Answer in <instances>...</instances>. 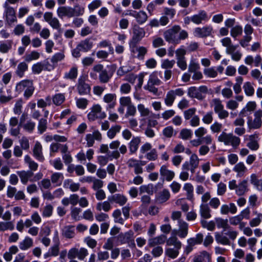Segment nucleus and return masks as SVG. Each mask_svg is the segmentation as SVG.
Returning <instances> with one entry per match:
<instances>
[{"label": "nucleus", "mask_w": 262, "mask_h": 262, "mask_svg": "<svg viewBox=\"0 0 262 262\" xmlns=\"http://www.w3.org/2000/svg\"><path fill=\"white\" fill-rule=\"evenodd\" d=\"M218 141L224 143L226 146H231L233 148L236 149L241 143V139L232 133L222 132L218 137Z\"/></svg>", "instance_id": "f257e3e1"}, {"label": "nucleus", "mask_w": 262, "mask_h": 262, "mask_svg": "<svg viewBox=\"0 0 262 262\" xmlns=\"http://www.w3.org/2000/svg\"><path fill=\"white\" fill-rule=\"evenodd\" d=\"M96 73H99V79L101 83L108 82L112 77L108 74L106 70L104 69L103 66L100 64L95 65L93 67V72L90 74V77L94 79H96L97 75Z\"/></svg>", "instance_id": "f03ea898"}, {"label": "nucleus", "mask_w": 262, "mask_h": 262, "mask_svg": "<svg viewBox=\"0 0 262 262\" xmlns=\"http://www.w3.org/2000/svg\"><path fill=\"white\" fill-rule=\"evenodd\" d=\"M210 106L220 119L224 120L229 117V112L224 109V105L219 98L213 99L210 102Z\"/></svg>", "instance_id": "7ed1b4c3"}, {"label": "nucleus", "mask_w": 262, "mask_h": 262, "mask_svg": "<svg viewBox=\"0 0 262 262\" xmlns=\"http://www.w3.org/2000/svg\"><path fill=\"white\" fill-rule=\"evenodd\" d=\"M254 119L248 117L247 119V125L250 129L259 128L262 125V110L259 109L254 113Z\"/></svg>", "instance_id": "20e7f679"}, {"label": "nucleus", "mask_w": 262, "mask_h": 262, "mask_svg": "<svg viewBox=\"0 0 262 262\" xmlns=\"http://www.w3.org/2000/svg\"><path fill=\"white\" fill-rule=\"evenodd\" d=\"M106 117V113L102 111V107L98 104L93 105L88 114V119L90 121H94L96 119H103Z\"/></svg>", "instance_id": "39448f33"}, {"label": "nucleus", "mask_w": 262, "mask_h": 262, "mask_svg": "<svg viewBox=\"0 0 262 262\" xmlns=\"http://www.w3.org/2000/svg\"><path fill=\"white\" fill-rule=\"evenodd\" d=\"M180 28L179 26H174L172 28L167 30L164 33V36L165 40L171 43L178 42L180 38Z\"/></svg>", "instance_id": "423d86ee"}, {"label": "nucleus", "mask_w": 262, "mask_h": 262, "mask_svg": "<svg viewBox=\"0 0 262 262\" xmlns=\"http://www.w3.org/2000/svg\"><path fill=\"white\" fill-rule=\"evenodd\" d=\"M145 32L143 28L140 27L137 25L134 26L133 28V36L129 43H138L145 36Z\"/></svg>", "instance_id": "0eeeda50"}, {"label": "nucleus", "mask_w": 262, "mask_h": 262, "mask_svg": "<svg viewBox=\"0 0 262 262\" xmlns=\"http://www.w3.org/2000/svg\"><path fill=\"white\" fill-rule=\"evenodd\" d=\"M199 159L196 154H192L190 156L189 162L186 161L183 165L184 169H190L192 173L194 172L195 169L198 166Z\"/></svg>", "instance_id": "6e6552de"}, {"label": "nucleus", "mask_w": 262, "mask_h": 262, "mask_svg": "<svg viewBox=\"0 0 262 262\" xmlns=\"http://www.w3.org/2000/svg\"><path fill=\"white\" fill-rule=\"evenodd\" d=\"M213 32V28L211 26H207L202 28L198 27L195 28L193 34L198 37H206L210 36Z\"/></svg>", "instance_id": "1a4fd4ad"}, {"label": "nucleus", "mask_w": 262, "mask_h": 262, "mask_svg": "<svg viewBox=\"0 0 262 262\" xmlns=\"http://www.w3.org/2000/svg\"><path fill=\"white\" fill-rule=\"evenodd\" d=\"M191 20L194 24L200 25L207 22L209 20V17L205 11L200 10L198 13L191 17Z\"/></svg>", "instance_id": "9d476101"}, {"label": "nucleus", "mask_w": 262, "mask_h": 262, "mask_svg": "<svg viewBox=\"0 0 262 262\" xmlns=\"http://www.w3.org/2000/svg\"><path fill=\"white\" fill-rule=\"evenodd\" d=\"M137 43H129L131 52L137 54V57L140 59H143L144 55L147 53V49L142 46H138Z\"/></svg>", "instance_id": "9b49d317"}, {"label": "nucleus", "mask_w": 262, "mask_h": 262, "mask_svg": "<svg viewBox=\"0 0 262 262\" xmlns=\"http://www.w3.org/2000/svg\"><path fill=\"white\" fill-rule=\"evenodd\" d=\"M246 146L252 150H257L259 148L258 136L256 134L248 136Z\"/></svg>", "instance_id": "f8f14e48"}, {"label": "nucleus", "mask_w": 262, "mask_h": 262, "mask_svg": "<svg viewBox=\"0 0 262 262\" xmlns=\"http://www.w3.org/2000/svg\"><path fill=\"white\" fill-rule=\"evenodd\" d=\"M85 140L88 147L93 146L95 140L100 141L102 140V135L98 130H95L92 134H89L86 135Z\"/></svg>", "instance_id": "ddd939ff"}, {"label": "nucleus", "mask_w": 262, "mask_h": 262, "mask_svg": "<svg viewBox=\"0 0 262 262\" xmlns=\"http://www.w3.org/2000/svg\"><path fill=\"white\" fill-rule=\"evenodd\" d=\"M5 8V14L6 20L8 24H11L16 21V17L15 16V12L14 9L9 6V5L5 3L4 4Z\"/></svg>", "instance_id": "4468645a"}, {"label": "nucleus", "mask_w": 262, "mask_h": 262, "mask_svg": "<svg viewBox=\"0 0 262 262\" xmlns=\"http://www.w3.org/2000/svg\"><path fill=\"white\" fill-rule=\"evenodd\" d=\"M212 142V138L211 135H207L202 138H199L191 140L190 143L193 147H198L204 143L205 144H211Z\"/></svg>", "instance_id": "2eb2a0df"}, {"label": "nucleus", "mask_w": 262, "mask_h": 262, "mask_svg": "<svg viewBox=\"0 0 262 262\" xmlns=\"http://www.w3.org/2000/svg\"><path fill=\"white\" fill-rule=\"evenodd\" d=\"M210 260V254L206 251H203L193 256L192 262H209Z\"/></svg>", "instance_id": "dca6fc26"}, {"label": "nucleus", "mask_w": 262, "mask_h": 262, "mask_svg": "<svg viewBox=\"0 0 262 262\" xmlns=\"http://www.w3.org/2000/svg\"><path fill=\"white\" fill-rule=\"evenodd\" d=\"M249 190L248 181L247 180H243L238 183L235 194L238 196H243L248 192Z\"/></svg>", "instance_id": "f3484780"}, {"label": "nucleus", "mask_w": 262, "mask_h": 262, "mask_svg": "<svg viewBox=\"0 0 262 262\" xmlns=\"http://www.w3.org/2000/svg\"><path fill=\"white\" fill-rule=\"evenodd\" d=\"M51 68H52V66L48 62H37L33 65L32 70L34 74H39L42 70L50 71Z\"/></svg>", "instance_id": "a211bd4d"}, {"label": "nucleus", "mask_w": 262, "mask_h": 262, "mask_svg": "<svg viewBox=\"0 0 262 262\" xmlns=\"http://www.w3.org/2000/svg\"><path fill=\"white\" fill-rule=\"evenodd\" d=\"M72 7L68 6H60L57 9V14L58 16L62 19L64 17L71 18L72 14Z\"/></svg>", "instance_id": "6ab92c4d"}, {"label": "nucleus", "mask_w": 262, "mask_h": 262, "mask_svg": "<svg viewBox=\"0 0 262 262\" xmlns=\"http://www.w3.org/2000/svg\"><path fill=\"white\" fill-rule=\"evenodd\" d=\"M78 93L81 95L88 94L90 92V86L82 78H79L77 86Z\"/></svg>", "instance_id": "aec40b11"}, {"label": "nucleus", "mask_w": 262, "mask_h": 262, "mask_svg": "<svg viewBox=\"0 0 262 262\" xmlns=\"http://www.w3.org/2000/svg\"><path fill=\"white\" fill-rule=\"evenodd\" d=\"M42 150V145L38 141H36L33 148V155L37 160L40 161L45 160Z\"/></svg>", "instance_id": "412c9836"}, {"label": "nucleus", "mask_w": 262, "mask_h": 262, "mask_svg": "<svg viewBox=\"0 0 262 262\" xmlns=\"http://www.w3.org/2000/svg\"><path fill=\"white\" fill-rule=\"evenodd\" d=\"M180 94V90L177 89L175 91L171 90L169 91L164 99V102L166 105L170 106L172 105L173 102L176 97L177 95Z\"/></svg>", "instance_id": "4be33fe9"}, {"label": "nucleus", "mask_w": 262, "mask_h": 262, "mask_svg": "<svg viewBox=\"0 0 262 262\" xmlns=\"http://www.w3.org/2000/svg\"><path fill=\"white\" fill-rule=\"evenodd\" d=\"M33 246V240L30 237L26 236L19 243L18 247L21 251H26L32 248Z\"/></svg>", "instance_id": "5701e85b"}, {"label": "nucleus", "mask_w": 262, "mask_h": 262, "mask_svg": "<svg viewBox=\"0 0 262 262\" xmlns=\"http://www.w3.org/2000/svg\"><path fill=\"white\" fill-rule=\"evenodd\" d=\"M221 42L223 46L226 48V53H231L234 50H236L237 46L233 45L232 43L231 39L230 37H226L221 40Z\"/></svg>", "instance_id": "b1692460"}, {"label": "nucleus", "mask_w": 262, "mask_h": 262, "mask_svg": "<svg viewBox=\"0 0 262 262\" xmlns=\"http://www.w3.org/2000/svg\"><path fill=\"white\" fill-rule=\"evenodd\" d=\"M256 107V103L255 101L248 102L246 106L242 108L239 113V116L243 117L248 115V112H253Z\"/></svg>", "instance_id": "393cba45"}, {"label": "nucleus", "mask_w": 262, "mask_h": 262, "mask_svg": "<svg viewBox=\"0 0 262 262\" xmlns=\"http://www.w3.org/2000/svg\"><path fill=\"white\" fill-rule=\"evenodd\" d=\"M166 239V236L164 234H161L156 237L149 239L148 244L149 247H152L157 245L163 244Z\"/></svg>", "instance_id": "a878e982"}, {"label": "nucleus", "mask_w": 262, "mask_h": 262, "mask_svg": "<svg viewBox=\"0 0 262 262\" xmlns=\"http://www.w3.org/2000/svg\"><path fill=\"white\" fill-rule=\"evenodd\" d=\"M139 160L134 159H130L128 160L127 164L129 168H134V172L138 174L143 172V168L140 165Z\"/></svg>", "instance_id": "bb28decb"}, {"label": "nucleus", "mask_w": 262, "mask_h": 262, "mask_svg": "<svg viewBox=\"0 0 262 262\" xmlns=\"http://www.w3.org/2000/svg\"><path fill=\"white\" fill-rule=\"evenodd\" d=\"M17 173L20 178L21 182L23 184H26L28 181H30L31 178L33 176V172L30 170H21L17 171Z\"/></svg>", "instance_id": "cd10ccee"}, {"label": "nucleus", "mask_w": 262, "mask_h": 262, "mask_svg": "<svg viewBox=\"0 0 262 262\" xmlns=\"http://www.w3.org/2000/svg\"><path fill=\"white\" fill-rule=\"evenodd\" d=\"M233 170L236 173V177H243L247 171V168L243 162L237 163L233 167Z\"/></svg>", "instance_id": "c85d7f7f"}, {"label": "nucleus", "mask_w": 262, "mask_h": 262, "mask_svg": "<svg viewBox=\"0 0 262 262\" xmlns=\"http://www.w3.org/2000/svg\"><path fill=\"white\" fill-rule=\"evenodd\" d=\"M134 233L132 231H129L125 233H121L119 234V238L120 240L123 243H132L134 246H135V244L134 243L133 239Z\"/></svg>", "instance_id": "c756f323"}, {"label": "nucleus", "mask_w": 262, "mask_h": 262, "mask_svg": "<svg viewBox=\"0 0 262 262\" xmlns=\"http://www.w3.org/2000/svg\"><path fill=\"white\" fill-rule=\"evenodd\" d=\"M141 142L140 138L139 137H134L129 143V149L130 154H135L138 150L139 145Z\"/></svg>", "instance_id": "7c9ffc66"}, {"label": "nucleus", "mask_w": 262, "mask_h": 262, "mask_svg": "<svg viewBox=\"0 0 262 262\" xmlns=\"http://www.w3.org/2000/svg\"><path fill=\"white\" fill-rule=\"evenodd\" d=\"M109 200L112 202H114L119 204L120 206H123L126 203L127 199L125 196L122 194H116L109 198Z\"/></svg>", "instance_id": "2f4dec72"}, {"label": "nucleus", "mask_w": 262, "mask_h": 262, "mask_svg": "<svg viewBox=\"0 0 262 262\" xmlns=\"http://www.w3.org/2000/svg\"><path fill=\"white\" fill-rule=\"evenodd\" d=\"M188 95L191 98H195L199 100H203L204 95H201L199 89L195 86H191L188 90Z\"/></svg>", "instance_id": "473e14b6"}, {"label": "nucleus", "mask_w": 262, "mask_h": 262, "mask_svg": "<svg viewBox=\"0 0 262 262\" xmlns=\"http://www.w3.org/2000/svg\"><path fill=\"white\" fill-rule=\"evenodd\" d=\"M250 183L258 191H262V180L259 179L255 173H252L250 176Z\"/></svg>", "instance_id": "72a5a7b5"}, {"label": "nucleus", "mask_w": 262, "mask_h": 262, "mask_svg": "<svg viewBox=\"0 0 262 262\" xmlns=\"http://www.w3.org/2000/svg\"><path fill=\"white\" fill-rule=\"evenodd\" d=\"M160 174L165 178L168 181H171L174 177V173L173 171L168 170L166 166L163 165L161 167Z\"/></svg>", "instance_id": "f704fd0d"}, {"label": "nucleus", "mask_w": 262, "mask_h": 262, "mask_svg": "<svg viewBox=\"0 0 262 262\" xmlns=\"http://www.w3.org/2000/svg\"><path fill=\"white\" fill-rule=\"evenodd\" d=\"M62 235L67 238H73L75 236L74 226H65L62 230Z\"/></svg>", "instance_id": "c9c22d12"}, {"label": "nucleus", "mask_w": 262, "mask_h": 262, "mask_svg": "<svg viewBox=\"0 0 262 262\" xmlns=\"http://www.w3.org/2000/svg\"><path fill=\"white\" fill-rule=\"evenodd\" d=\"M178 232L177 230H173L171 233V236L169 238L167 241V244L169 246H174L176 247H180V244L177 237V234Z\"/></svg>", "instance_id": "e433bc0d"}, {"label": "nucleus", "mask_w": 262, "mask_h": 262, "mask_svg": "<svg viewBox=\"0 0 262 262\" xmlns=\"http://www.w3.org/2000/svg\"><path fill=\"white\" fill-rule=\"evenodd\" d=\"M24 161L30 169V171H36L38 168V164L33 160L29 155H26L24 157Z\"/></svg>", "instance_id": "4c0bfd02"}, {"label": "nucleus", "mask_w": 262, "mask_h": 262, "mask_svg": "<svg viewBox=\"0 0 262 262\" xmlns=\"http://www.w3.org/2000/svg\"><path fill=\"white\" fill-rule=\"evenodd\" d=\"M63 186L66 188L70 189L73 192L77 191L80 188L79 183H75L69 179L65 180L63 183Z\"/></svg>", "instance_id": "58836bf2"}, {"label": "nucleus", "mask_w": 262, "mask_h": 262, "mask_svg": "<svg viewBox=\"0 0 262 262\" xmlns=\"http://www.w3.org/2000/svg\"><path fill=\"white\" fill-rule=\"evenodd\" d=\"M63 176L62 173L55 172L51 177V180L53 184H55L56 186H59L61 184L63 180Z\"/></svg>", "instance_id": "ea45409f"}, {"label": "nucleus", "mask_w": 262, "mask_h": 262, "mask_svg": "<svg viewBox=\"0 0 262 262\" xmlns=\"http://www.w3.org/2000/svg\"><path fill=\"white\" fill-rule=\"evenodd\" d=\"M253 213L256 215V217L252 219L249 222V225L251 227H255L259 226L262 222V213L257 212V211L253 212Z\"/></svg>", "instance_id": "a19ab883"}, {"label": "nucleus", "mask_w": 262, "mask_h": 262, "mask_svg": "<svg viewBox=\"0 0 262 262\" xmlns=\"http://www.w3.org/2000/svg\"><path fill=\"white\" fill-rule=\"evenodd\" d=\"M183 190L186 192L188 200H191L193 196V186L190 183H185L183 186Z\"/></svg>", "instance_id": "79ce46f5"}, {"label": "nucleus", "mask_w": 262, "mask_h": 262, "mask_svg": "<svg viewBox=\"0 0 262 262\" xmlns=\"http://www.w3.org/2000/svg\"><path fill=\"white\" fill-rule=\"evenodd\" d=\"M135 18L139 24L142 25L147 21L148 16L145 11L141 10L137 12Z\"/></svg>", "instance_id": "37998d69"}, {"label": "nucleus", "mask_w": 262, "mask_h": 262, "mask_svg": "<svg viewBox=\"0 0 262 262\" xmlns=\"http://www.w3.org/2000/svg\"><path fill=\"white\" fill-rule=\"evenodd\" d=\"M215 239L217 243L223 245H229L230 244V241L227 237L219 232L215 233Z\"/></svg>", "instance_id": "c03bdc74"}, {"label": "nucleus", "mask_w": 262, "mask_h": 262, "mask_svg": "<svg viewBox=\"0 0 262 262\" xmlns=\"http://www.w3.org/2000/svg\"><path fill=\"white\" fill-rule=\"evenodd\" d=\"M200 213L204 219H209L211 217L210 209L207 204H202L200 206Z\"/></svg>", "instance_id": "a18cd8bd"}, {"label": "nucleus", "mask_w": 262, "mask_h": 262, "mask_svg": "<svg viewBox=\"0 0 262 262\" xmlns=\"http://www.w3.org/2000/svg\"><path fill=\"white\" fill-rule=\"evenodd\" d=\"M121 129V126L119 125H115L111 127L107 132V136L112 139L115 137L116 134L119 133Z\"/></svg>", "instance_id": "49530a36"}, {"label": "nucleus", "mask_w": 262, "mask_h": 262, "mask_svg": "<svg viewBox=\"0 0 262 262\" xmlns=\"http://www.w3.org/2000/svg\"><path fill=\"white\" fill-rule=\"evenodd\" d=\"M13 41L8 40L4 42H2L0 44V52L2 53H6L12 48Z\"/></svg>", "instance_id": "de8ad7c7"}, {"label": "nucleus", "mask_w": 262, "mask_h": 262, "mask_svg": "<svg viewBox=\"0 0 262 262\" xmlns=\"http://www.w3.org/2000/svg\"><path fill=\"white\" fill-rule=\"evenodd\" d=\"M77 46L82 52H88L91 49L92 47V43L89 40L85 39L81 41Z\"/></svg>", "instance_id": "09e8293b"}, {"label": "nucleus", "mask_w": 262, "mask_h": 262, "mask_svg": "<svg viewBox=\"0 0 262 262\" xmlns=\"http://www.w3.org/2000/svg\"><path fill=\"white\" fill-rule=\"evenodd\" d=\"M148 83L159 85L161 83V81L158 78V73L157 71L152 72L149 76Z\"/></svg>", "instance_id": "8fccbe9b"}, {"label": "nucleus", "mask_w": 262, "mask_h": 262, "mask_svg": "<svg viewBox=\"0 0 262 262\" xmlns=\"http://www.w3.org/2000/svg\"><path fill=\"white\" fill-rule=\"evenodd\" d=\"M204 74L208 78H215L217 76V72L215 67L205 68L204 71Z\"/></svg>", "instance_id": "3c124183"}, {"label": "nucleus", "mask_w": 262, "mask_h": 262, "mask_svg": "<svg viewBox=\"0 0 262 262\" xmlns=\"http://www.w3.org/2000/svg\"><path fill=\"white\" fill-rule=\"evenodd\" d=\"M140 193H146L149 195H152L154 192V187L152 184L143 185L139 188Z\"/></svg>", "instance_id": "603ef678"}, {"label": "nucleus", "mask_w": 262, "mask_h": 262, "mask_svg": "<svg viewBox=\"0 0 262 262\" xmlns=\"http://www.w3.org/2000/svg\"><path fill=\"white\" fill-rule=\"evenodd\" d=\"M65 100V96L63 94L58 93L53 96L52 101L56 105H60Z\"/></svg>", "instance_id": "864d4df0"}, {"label": "nucleus", "mask_w": 262, "mask_h": 262, "mask_svg": "<svg viewBox=\"0 0 262 262\" xmlns=\"http://www.w3.org/2000/svg\"><path fill=\"white\" fill-rule=\"evenodd\" d=\"M243 89L246 95L252 96L254 93V89L253 84L250 82H246L244 83Z\"/></svg>", "instance_id": "5fc2aeb1"}, {"label": "nucleus", "mask_w": 262, "mask_h": 262, "mask_svg": "<svg viewBox=\"0 0 262 262\" xmlns=\"http://www.w3.org/2000/svg\"><path fill=\"white\" fill-rule=\"evenodd\" d=\"M138 110L141 117H147L151 114V112L143 104H139L137 106Z\"/></svg>", "instance_id": "6e6d98bb"}, {"label": "nucleus", "mask_w": 262, "mask_h": 262, "mask_svg": "<svg viewBox=\"0 0 262 262\" xmlns=\"http://www.w3.org/2000/svg\"><path fill=\"white\" fill-rule=\"evenodd\" d=\"M199 45L197 42H191L186 48V50L181 48V55H184L187 51L192 52L197 50Z\"/></svg>", "instance_id": "4d7b16f0"}, {"label": "nucleus", "mask_w": 262, "mask_h": 262, "mask_svg": "<svg viewBox=\"0 0 262 262\" xmlns=\"http://www.w3.org/2000/svg\"><path fill=\"white\" fill-rule=\"evenodd\" d=\"M28 69V65L25 62H22L18 64L16 71V74L20 77H22L24 72Z\"/></svg>", "instance_id": "13d9d810"}, {"label": "nucleus", "mask_w": 262, "mask_h": 262, "mask_svg": "<svg viewBox=\"0 0 262 262\" xmlns=\"http://www.w3.org/2000/svg\"><path fill=\"white\" fill-rule=\"evenodd\" d=\"M71 11L72 17L78 16L83 15L84 12V8L79 5H76L74 8L72 7Z\"/></svg>", "instance_id": "bf43d9fd"}, {"label": "nucleus", "mask_w": 262, "mask_h": 262, "mask_svg": "<svg viewBox=\"0 0 262 262\" xmlns=\"http://www.w3.org/2000/svg\"><path fill=\"white\" fill-rule=\"evenodd\" d=\"M30 81L31 80H23L19 83H17L15 88L16 91L21 92L23 91H25L27 86L29 84L30 85Z\"/></svg>", "instance_id": "052dcab7"}, {"label": "nucleus", "mask_w": 262, "mask_h": 262, "mask_svg": "<svg viewBox=\"0 0 262 262\" xmlns=\"http://www.w3.org/2000/svg\"><path fill=\"white\" fill-rule=\"evenodd\" d=\"M193 135L192 130L190 129L183 128L181 129V139L187 140H190Z\"/></svg>", "instance_id": "680f3d73"}, {"label": "nucleus", "mask_w": 262, "mask_h": 262, "mask_svg": "<svg viewBox=\"0 0 262 262\" xmlns=\"http://www.w3.org/2000/svg\"><path fill=\"white\" fill-rule=\"evenodd\" d=\"M14 225L11 222H0V231H4L7 230H13Z\"/></svg>", "instance_id": "e2e57ef3"}, {"label": "nucleus", "mask_w": 262, "mask_h": 262, "mask_svg": "<svg viewBox=\"0 0 262 262\" xmlns=\"http://www.w3.org/2000/svg\"><path fill=\"white\" fill-rule=\"evenodd\" d=\"M243 33V28L241 26H235L233 27L230 31V34L233 38H236L237 36L241 35Z\"/></svg>", "instance_id": "0e129e2a"}, {"label": "nucleus", "mask_w": 262, "mask_h": 262, "mask_svg": "<svg viewBox=\"0 0 262 262\" xmlns=\"http://www.w3.org/2000/svg\"><path fill=\"white\" fill-rule=\"evenodd\" d=\"M180 247H176L173 248H168L166 251V254L172 258H176L179 253Z\"/></svg>", "instance_id": "69168bd1"}, {"label": "nucleus", "mask_w": 262, "mask_h": 262, "mask_svg": "<svg viewBox=\"0 0 262 262\" xmlns=\"http://www.w3.org/2000/svg\"><path fill=\"white\" fill-rule=\"evenodd\" d=\"M77 68L76 67H73L69 72L65 73L64 78L70 79H75L77 76Z\"/></svg>", "instance_id": "338daca9"}, {"label": "nucleus", "mask_w": 262, "mask_h": 262, "mask_svg": "<svg viewBox=\"0 0 262 262\" xmlns=\"http://www.w3.org/2000/svg\"><path fill=\"white\" fill-rule=\"evenodd\" d=\"M111 208V206L110 203L107 201H105L103 203H99L96 206V209L98 211L103 210L104 211L107 212L110 210Z\"/></svg>", "instance_id": "774afa93"}]
</instances>
